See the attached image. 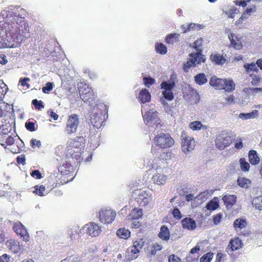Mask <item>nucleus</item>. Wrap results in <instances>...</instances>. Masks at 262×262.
Returning a JSON list of instances; mask_svg holds the SVG:
<instances>
[{
    "label": "nucleus",
    "instance_id": "obj_56",
    "mask_svg": "<svg viewBox=\"0 0 262 262\" xmlns=\"http://www.w3.org/2000/svg\"><path fill=\"white\" fill-rule=\"evenodd\" d=\"M171 158V152L170 151L163 152L160 155L159 158L160 160H167L170 159Z\"/></svg>",
    "mask_w": 262,
    "mask_h": 262
},
{
    "label": "nucleus",
    "instance_id": "obj_16",
    "mask_svg": "<svg viewBox=\"0 0 262 262\" xmlns=\"http://www.w3.org/2000/svg\"><path fill=\"white\" fill-rule=\"evenodd\" d=\"M137 201L140 206H145L151 200V196L146 191H142L136 198Z\"/></svg>",
    "mask_w": 262,
    "mask_h": 262
},
{
    "label": "nucleus",
    "instance_id": "obj_20",
    "mask_svg": "<svg viewBox=\"0 0 262 262\" xmlns=\"http://www.w3.org/2000/svg\"><path fill=\"white\" fill-rule=\"evenodd\" d=\"M151 180L154 184L163 185L167 181V177L163 173H157L152 176Z\"/></svg>",
    "mask_w": 262,
    "mask_h": 262
},
{
    "label": "nucleus",
    "instance_id": "obj_63",
    "mask_svg": "<svg viewBox=\"0 0 262 262\" xmlns=\"http://www.w3.org/2000/svg\"><path fill=\"white\" fill-rule=\"evenodd\" d=\"M245 92L246 93H250L252 92L254 93H257L259 92H262V88H246L245 89Z\"/></svg>",
    "mask_w": 262,
    "mask_h": 262
},
{
    "label": "nucleus",
    "instance_id": "obj_40",
    "mask_svg": "<svg viewBox=\"0 0 262 262\" xmlns=\"http://www.w3.org/2000/svg\"><path fill=\"white\" fill-rule=\"evenodd\" d=\"M155 50L157 53L162 55H165L167 53V48L162 43L157 42L155 45Z\"/></svg>",
    "mask_w": 262,
    "mask_h": 262
},
{
    "label": "nucleus",
    "instance_id": "obj_59",
    "mask_svg": "<svg viewBox=\"0 0 262 262\" xmlns=\"http://www.w3.org/2000/svg\"><path fill=\"white\" fill-rule=\"evenodd\" d=\"M173 216L178 220H180L182 218V216L179 209L177 208H174L172 211Z\"/></svg>",
    "mask_w": 262,
    "mask_h": 262
},
{
    "label": "nucleus",
    "instance_id": "obj_6",
    "mask_svg": "<svg viewBox=\"0 0 262 262\" xmlns=\"http://www.w3.org/2000/svg\"><path fill=\"white\" fill-rule=\"evenodd\" d=\"M78 116L73 114L70 115L67 119L64 131L68 135L75 133L79 124Z\"/></svg>",
    "mask_w": 262,
    "mask_h": 262
},
{
    "label": "nucleus",
    "instance_id": "obj_41",
    "mask_svg": "<svg viewBox=\"0 0 262 262\" xmlns=\"http://www.w3.org/2000/svg\"><path fill=\"white\" fill-rule=\"evenodd\" d=\"M252 205L258 210H262V194L255 196L252 200Z\"/></svg>",
    "mask_w": 262,
    "mask_h": 262
},
{
    "label": "nucleus",
    "instance_id": "obj_45",
    "mask_svg": "<svg viewBox=\"0 0 262 262\" xmlns=\"http://www.w3.org/2000/svg\"><path fill=\"white\" fill-rule=\"evenodd\" d=\"M162 248V246L160 244L157 243L154 244L150 248L149 251L150 255H155L157 252L161 250Z\"/></svg>",
    "mask_w": 262,
    "mask_h": 262
},
{
    "label": "nucleus",
    "instance_id": "obj_3",
    "mask_svg": "<svg viewBox=\"0 0 262 262\" xmlns=\"http://www.w3.org/2000/svg\"><path fill=\"white\" fill-rule=\"evenodd\" d=\"M155 145L162 149L172 147L174 144V139L168 134H158L154 139Z\"/></svg>",
    "mask_w": 262,
    "mask_h": 262
},
{
    "label": "nucleus",
    "instance_id": "obj_9",
    "mask_svg": "<svg viewBox=\"0 0 262 262\" xmlns=\"http://www.w3.org/2000/svg\"><path fill=\"white\" fill-rule=\"evenodd\" d=\"M232 142V137L226 133H222L217 135L215 141L216 147L220 150L229 146Z\"/></svg>",
    "mask_w": 262,
    "mask_h": 262
},
{
    "label": "nucleus",
    "instance_id": "obj_25",
    "mask_svg": "<svg viewBox=\"0 0 262 262\" xmlns=\"http://www.w3.org/2000/svg\"><path fill=\"white\" fill-rule=\"evenodd\" d=\"M182 227L184 229L193 230L196 227V223L194 220L190 217H185L181 221Z\"/></svg>",
    "mask_w": 262,
    "mask_h": 262
},
{
    "label": "nucleus",
    "instance_id": "obj_10",
    "mask_svg": "<svg viewBox=\"0 0 262 262\" xmlns=\"http://www.w3.org/2000/svg\"><path fill=\"white\" fill-rule=\"evenodd\" d=\"M116 212L111 209L104 208L100 210L99 218L100 221L104 224H110L116 217Z\"/></svg>",
    "mask_w": 262,
    "mask_h": 262
},
{
    "label": "nucleus",
    "instance_id": "obj_38",
    "mask_svg": "<svg viewBox=\"0 0 262 262\" xmlns=\"http://www.w3.org/2000/svg\"><path fill=\"white\" fill-rule=\"evenodd\" d=\"M258 116V112L257 110H253L249 113H241L239 117L243 119H248L256 118Z\"/></svg>",
    "mask_w": 262,
    "mask_h": 262
},
{
    "label": "nucleus",
    "instance_id": "obj_34",
    "mask_svg": "<svg viewBox=\"0 0 262 262\" xmlns=\"http://www.w3.org/2000/svg\"><path fill=\"white\" fill-rule=\"evenodd\" d=\"M194 79L195 82L199 85H202L207 82V79L204 73L197 74L194 76Z\"/></svg>",
    "mask_w": 262,
    "mask_h": 262
},
{
    "label": "nucleus",
    "instance_id": "obj_24",
    "mask_svg": "<svg viewBox=\"0 0 262 262\" xmlns=\"http://www.w3.org/2000/svg\"><path fill=\"white\" fill-rule=\"evenodd\" d=\"M158 237L162 241H168L170 237V231L166 225H162L158 233Z\"/></svg>",
    "mask_w": 262,
    "mask_h": 262
},
{
    "label": "nucleus",
    "instance_id": "obj_37",
    "mask_svg": "<svg viewBox=\"0 0 262 262\" xmlns=\"http://www.w3.org/2000/svg\"><path fill=\"white\" fill-rule=\"evenodd\" d=\"M128 253H130V256L132 259H136L139 256L140 250L135 246L133 244L128 248Z\"/></svg>",
    "mask_w": 262,
    "mask_h": 262
},
{
    "label": "nucleus",
    "instance_id": "obj_18",
    "mask_svg": "<svg viewBox=\"0 0 262 262\" xmlns=\"http://www.w3.org/2000/svg\"><path fill=\"white\" fill-rule=\"evenodd\" d=\"M87 233L92 236H97L101 232L100 227L94 223H91L86 225Z\"/></svg>",
    "mask_w": 262,
    "mask_h": 262
},
{
    "label": "nucleus",
    "instance_id": "obj_15",
    "mask_svg": "<svg viewBox=\"0 0 262 262\" xmlns=\"http://www.w3.org/2000/svg\"><path fill=\"white\" fill-rule=\"evenodd\" d=\"M8 249L13 253H17L19 252L22 247L18 241L14 239H10L6 242Z\"/></svg>",
    "mask_w": 262,
    "mask_h": 262
},
{
    "label": "nucleus",
    "instance_id": "obj_5",
    "mask_svg": "<svg viewBox=\"0 0 262 262\" xmlns=\"http://www.w3.org/2000/svg\"><path fill=\"white\" fill-rule=\"evenodd\" d=\"M83 90L80 89L79 90L80 96L82 100L85 103L92 106L95 103L96 96L92 88L88 85Z\"/></svg>",
    "mask_w": 262,
    "mask_h": 262
},
{
    "label": "nucleus",
    "instance_id": "obj_33",
    "mask_svg": "<svg viewBox=\"0 0 262 262\" xmlns=\"http://www.w3.org/2000/svg\"><path fill=\"white\" fill-rule=\"evenodd\" d=\"M206 207L208 210L210 211L216 210L219 207L218 198L217 197H214L207 204Z\"/></svg>",
    "mask_w": 262,
    "mask_h": 262
},
{
    "label": "nucleus",
    "instance_id": "obj_4",
    "mask_svg": "<svg viewBox=\"0 0 262 262\" xmlns=\"http://www.w3.org/2000/svg\"><path fill=\"white\" fill-rule=\"evenodd\" d=\"M144 123L146 125L150 127H159L161 126L160 119L158 117V113L156 111L150 110L142 115Z\"/></svg>",
    "mask_w": 262,
    "mask_h": 262
},
{
    "label": "nucleus",
    "instance_id": "obj_61",
    "mask_svg": "<svg viewBox=\"0 0 262 262\" xmlns=\"http://www.w3.org/2000/svg\"><path fill=\"white\" fill-rule=\"evenodd\" d=\"M31 176L35 179H40L42 177L39 170H34L31 173Z\"/></svg>",
    "mask_w": 262,
    "mask_h": 262
},
{
    "label": "nucleus",
    "instance_id": "obj_55",
    "mask_svg": "<svg viewBox=\"0 0 262 262\" xmlns=\"http://www.w3.org/2000/svg\"><path fill=\"white\" fill-rule=\"evenodd\" d=\"M80 259L78 257L75 256H70L62 260L60 262H79Z\"/></svg>",
    "mask_w": 262,
    "mask_h": 262
},
{
    "label": "nucleus",
    "instance_id": "obj_28",
    "mask_svg": "<svg viewBox=\"0 0 262 262\" xmlns=\"http://www.w3.org/2000/svg\"><path fill=\"white\" fill-rule=\"evenodd\" d=\"M176 85L175 81L171 77L169 81H163L160 84L161 89L166 91H172Z\"/></svg>",
    "mask_w": 262,
    "mask_h": 262
},
{
    "label": "nucleus",
    "instance_id": "obj_43",
    "mask_svg": "<svg viewBox=\"0 0 262 262\" xmlns=\"http://www.w3.org/2000/svg\"><path fill=\"white\" fill-rule=\"evenodd\" d=\"M201 29V26L199 24L190 23L186 27L183 29V33H187L190 30H199Z\"/></svg>",
    "mask_w": 262,
    "mask_h": 262
},
{
    "label": "nucleus",
    "instance_id": "obj_58",
    "mask_svg": "<svg viewBox=\"0 0 262 262\" xmlns=\"http://www.w3.org/2000/svg\"><path fill=\"white\" fill-rule=\"evenodd\" d=\"M14 138L11 136H8L6 137L5 143L6 144V147L7 145L11 146L15 143Z\"/></svg>",
    "mask_w": 262,
    "mask_h": 262
},
{
    "label": "nucleus",
    "instance_id": "obj_60",
    "mask_svg": "<svg viewBox=\"0 0 262 262\" xmlns=\"http://www.w3.org/2000/svg\"><path fill=\"white\" fill-rule=\"evenodd\" d=\"M41 142L40 141L36 139H32L30 141V145L32 148H35L37 147L39 148L41 147Z\"/></svg>",
    "mask_w": 262,
    "mask_h": 262
},
{
    "label": "nucleus",
    "instance_id": "obj_19",
    "mask_svg": "<svg viewBox=\"0 0 262 262\" xmlns=\"http://www.w3.org/2000/svg\"><path fill=\"white\" fill-rule=\"evenodd\" d=\"M73 163H70L66 160V162L58 168V170L62 175H69L73 171Z\"/></svg>",
    "mask_w": 262,
    "mask_h": 262
},
{
    "label": "nucleus",
    "instance_id": "obj_1",
    "mask_svg": "<svg viewBox=\"0 0 262 262\" xmlns=\"http://www.w3.org/2000/svg\"><path fill=\"white\" fill-rule=\"evenodd\" d=\"M19 9L3 11L5 17L0 21V48L17 47L30 37L28 23L18 13Z\"/></svg>",
    "mask_w": 262,
    "mask_h": 262
},
{
    "label": "nucleus",
    "instance_id": "obj_11",
    "mask_svg": "<svg viewBox=\"0 0 262 262\" xmlns=\"http://www.w3.org/2000/svg\"><path fill=\"white\" fill-rule=\"evenodd\" d=\"M83 150H75L69 148L66 155V160L70 163L75 164L76 162L80 163L83 159L81 158V154Z\"/></svg>",
    "mask_w": 262,
    "mask_h": 262
},
{
    "label": "nucleus",
    "instance_id": "obj_23",
    "mask_svg": "<svg viewBox=\"0 0 262 262\" xmlns=\"http://www.w3.org/2000/svg\"><path fill=\"white\" fill-rule=\"evenodd\" d=\"M138 99L142 103L148 102L151 100V95L147 89H143L139 93Z\"/></svg>",
    "mask_w": 262,
    "mask_h": 262
},
{
    "label": "nucleus",
    "instance_id": "obj_14",
    "mask_svg": "<svg viewBox=\"0 0 262 262\" xmlns=\"http://www.w3.org/2000/svg\"><path fill=\"white\" fill-rule=\"evenodd\" d=\"M104 117L101 114L95 113L92 115L90 121L92 125L97 128H100L104 122Z\"/></svg>",
    "mask_w": 262,
    "mask_h": 262
},
{
    "label": "nucleus",
    "instance_id": "obj_12",
    "mask_svg": "<svg viewBox=\"0 0 262 262\" xmlns=\"http://www.w3.org/2000/svg\"><path fill=\"white\" fill-rule=\"evenodd\" d=\"M13 230L17 234L23 238L26 242L30 239L29 234L26 228L19 222L17 221L13 224Z\"/></svg>",
    "mask_w": 262,
    "mask_h": 262
},
{
    "label": "nucleus",
    "instance_id": "obj_49",
    "mask_svg": "<svg viewBox=\"0 0 262 262\" xmlns=\"http://www.w3.org/2000/svg\"><path fill=\"white\" fill-rule=\"evenodd\" d=\"M244 67L245 68L247 73H249L251 71L258 72V71L256 64L253 62L251 63L245 64Z\"/></svg>",
    "mask_w": 262,
    "mask_h": 262
},
{
    "label": "nucleus",
    "instance_id": "obj_50",
    "mask_svg": "<svg viewBox=\"0 0 262 262\" xmlns=\"http://www.w3.org/2000/svg\"><path fill=\"white\" fill-rule=\"evenodd\" d=\"M213 256L212 252L204 254L200 258V262H210Z\"/></svg>",
    "mask_w": 262,
    "mask_h": 262
},
{
    "label": "nucleus",
    "instance_id": "obj_35",
    "mask_svg": "<svg viewBox=\"0 0 262 262\" xmlns=\"http://www.w3.org/2000/svg\"><path fill=\"white\" fill-rule=\"evenodd\" d=\"M117 235L121 238L126 239L130 236V232L125 228H121L117 231Z\"/></svg>",
    "mask_w": 262,
    "mask_h": 262
},
{
    "label": "nucleus",
    "instance_id": "obj_29",
    "mask_svg": "<svg viewBox=\"0 0 262 262\" xmlns=\"http://www.w3.org/2000/svg\"><path fill=\"white\" fill-rule=\"evenodd\" d=\"M247 226V222L246 219L243 218H238L236 219L233 222V227L237 231Z\"/></svg>",
    "mask_w": 262,
    "mask_h": 262
},
{
    "label": "nucleus",
    "instance_id": "obj_39",
    "mask_svg": "<svg viewBox=\"0 0 262 262\" xmlns=\"http://www.w3.org/2000/svg\"><path fill=\"white\" fill-rule=\"evenodd\" d=\"M34 190L33 191V193L35 194L36 195L42 196L45 195V187L42 185H36L33 187Z\"/></svg>",
    "mask_w": 262,
    "mask_h": 262
},
{
    "label": "nucleus",
    "instance_id": "obj_7",
    "mask_svg": "<svg viewBox=\"0 0 262 262\" xmlns=\"http://www.w3.org/2000/svg\"><path fill=\"white\" fill-rule=\"evenodd\" d=\"M189 59L183 66V69L186 72H188V69L190 68L195 67L196 62L199 64L205 61L204 56L199 52L191 53L189 55Z\"/></svg>",
    "mask_w": 262,
    "mask_h": 262
},
{
    "label": "nucleus",
    "instance_id": "obj_2",
    "mask_svg": "<svg viewBox=\"0 0 262 262\" xmlns=\"http://www.w3.org/2000/svg\"><path fill=\"white\" fill-rule=\"evenodd\" d=\"M210 85L216 90H224L230 92L235 89V84L232 80L221 79L213 76L209 81Z\"/></svg>",
    "mask_w": 262,
    "mask_h": 262
},
{
    "label": "nucleus",
    "instance_id": "obj_62",
    "mask_svg": "<svg viewBox=\"0 0 262 262\" xmlns=\"http://www.w3.org/2000/svg\"><path fill=\"white\" fill-rule=\"evenodd\" d=\"M169 262H182L181 259L174 254L170 255L168 257Z\"/></svg>",
    "mask_w": 262,
    "mask_h": 262
},
{
    "label": "nucleus",
    "instance_id": "obj_21",
    "mask_svg": "<svg viewBox=\"0 0 262 262\" xmlns=\"http://www.w3.org/2000/svg\"><path fill=\"white\" fill-rule=\"evenodd\" d=\"M210 59L212 62L217 65H223L227 61L226 58L223 55L217 53H212L210 56Z\"/></svg>",
    "mask_w": 262,
    "mask_h": 262
},
{
    "label": "nucleus",
    "instance_id": "obj_32",
    "mask_svg": "<svg viewBox=\"0 0 262 262\" xmlns=\"http://www.w3.org/2000/svg\"><path fill=\"white\" fill-rule=\"evenodd\" d=\"M189 126L193 130H199L201 129H206L208 128L207 125L202 124L199 121L191 122Z\"/></svg>",
    "mask_w": 262,
    "mask_h": 262
},
{
    "label": "nucleus",
    "instance_id": "obj_30",
    "mask_svg": "<svg viewBox=\"0 0 262 262\" xmlns=\"http://www.w3.org/2000/svg\"><path fill=\"white\" fill-rule=\"evenodd\" d=\"M180 34L178 33H171L165 37V42L169 45H173L179 41Z\"/></svg>",
    "mask_w": 262,
    "mask_h": 262
},
{
    "label": "nucleus",
    "instance_id": "obj_42",
    "mask_svg": "<svg viewBox=\"0 0 262 262\" xmlns=\"http://www.w3.org/2000/svg\"><path fill=\"white\" fill-rule=\"evenodd\" d=\"M145 243V240L142 237H138L133 240V244L140 250L142 249Z\"/></svg>",
    "mask_w": 262,
    "mask_h": 262
},
{
    "label": "nucleus",
    "instance_id": "obj_26",
    "mask_svg": "<svg viewBox=\"0 0 262 262\" xmlns=\"http://www.w3.org/2000/svg\"><path fill=\"white\" fill-rule=\"evenodd\" d=\"M223 200L224 204L227 208H231L235 203L236 196L233 194H225L223 197Z\"/></svg>",
    "mask_w": 262,
    "mask_h": 262
},
{
    "label": "nucleus",
    "instance_id": "obj_36",
    "mask_svg": "<svg viewBox=\"0 0 262 262\" xmlns=\"http://www.w3.org/2000/svg\"><path fill=\"white\" fill-rule=\"evenodd\" d=\"M143 215L142 209L138 208H134L129 214V217L132 220H138Z\"/></svg>",
    "mask_w": 262,
    "mask_h": 262
},
{
    "label": "nucleus",
    "instance_id": "obj_8",
    "mask_svg": "<svg viewBox=\"0 0 262 262\" xmlns=\"http://www.w3.org/2000/svg\"><path fill=\"white\" fill-rule=\"evenodd\" d=\"M182 140V149L185 153L192 151L195 146V140L192 137L187 135L185 132H183L181 136Z\"/></svg>",
    "mask_w": 262,
    "mask_h": 262
},
{
    "label": "nucleus",
    "instance_id": "obj_64",
    "mask_svg": "<svg viewBox=\"0 0 262 262\" xmlns=\"http://www.w3.org/2000/svg\"><path fill=\"white\" fill-rule=\"evenodd\" d=\"M16 162L18 164L24 165L26 164V158L25 155H21L16 158Z\"/></svg>",
    "mask_w": 262,
    "mask_h": 262
},
{
    "label": "nucleus",
    "instance_id": "obj_46",
    "mask_svg": "<svg viewBox=\"0 0 262 262\" xmlns=\"http://www.w3.org/2000/svg\"><path fill=\"white\" fill-rule=\"evenodd\" d=\"M15 143L16 144V148L12 149V152L13 154L19 153L23 150L24 144L22 141H20L19 142L16 141Z\"/></svg>",
    "mask_w": 262,
    "mask_h": 262
},
{
    "label": "nucleus",
    "instance_id": "obj_51",
    "mask_svg": "<svg viewBox=\"0 0 262 262\" xmlns=\"http://www.w3.org/2000/svg\"><path fill=\"white\" fill-rule=\"evenodd\" d=\"M162 94L163 97L168 101H171L174 98L172 91L164 90Z\"/></svg>",
    "mask_w": 262,
    "mask_h": 262
},
{
    "label": "nucleus",
    "instance_id": "obj_57",
    "mask_svg": "<svg viewBox=\"0 0 262 262\" xmlns=\"http://www.w3.org/2000/svg\"><path fill=\"white\" fill-rule=\"evenodd\" d=\"M223 215L221 213H219L213 216V222L214 224H219L222 219Z\"/></svg>",
    "mask_w": 262,
    "mask_h": 262
},
{
    "label": "nucleus",
    "instance_id": "obj_17",
    "mask_svg": "<svg viewBox=\"0 0 262 262\" xmlns=\"http://www.w3.org/2000/svg\"><path fill=\"white\" fill-rule=\"evenodd\" d=\"M230 41L231 46L235 50H241L243 48V45L241 41V38L235 36L233 33H230L228 35Z\"/></svg>",
    "mask_w": 262,
    "mask_h": 262
},
{
    "label": "nucleus",
    "instance_id": "obj_44",
    "mask_svg": "<svg viewBox=\"0 0 262 262\" xmlns=\"http://www.w3.org/2000/svg\"><path fill=\"white\" fill-rule=\"evenodd\" d=\"M239 164L241 169L243 171H248L250 169V164L247 162L245 158H242L239 159Z\"/></svg>",
    "mask_w": 262,
    "mask_h": 262
},
{
    "label": "nucleus",
    "instance_id": "obj_13",
    "mask_svg": "<svg viewBox=\"0 0 262 262\" xmlns=\"http://www.w3.org/2000/svg\"><path fill=\"white\" fill-rule=\"evenodd\" d=\"M84 146V139L82 137H76L74 140L69 141L67 144L68 149L69 148L75 150H83Z\"/></svg>",
    "mask_w": 262,
    "mask_h": 262
},
{
    "label": "nucleus",
    "instance_id": "obj_52",
    "mask_svg": "<svg viewBox=\"0 0 262 262\" xmlns=\"http://www.w3.org/2000/svg\"><path fill=\"white\" fill-rule=\"evenodd\" d=\"M32 103L35 106V108L38 110H40L44 107L43 103L41 100L34 99L32 101Z\"/></svg>",
    "mask_w": 262,
    "mask_h": 262
},
{
    "label": "nucleus",
    "instance_id": "obj_31",
    "mask_svg": "<svg viewBox=\"0 0 262 262\" xmlns=\"http://www.w3.org/2000/svg\"><path fill=\"white\" fill-rule=\"evenodd\" d=\"M237 185L242 188H247L251 184V181L245 177H239L237 180Z\"/></svg>",
    "mask_w": 262,
    "mask_h": 262
},
{
    "label": "nucleus",
    "instance_id": "obj_53",
    "mask_svg": "<svg viewBox=\"0 0 262 262\" xmlns=\"http://www.w3.org/2000/svg\"><path fill=\"white\" fill-rule=\"evenodd\" d=\"M25 127L28 130L32 132H34L36 130L35 127V123L31 122L29 120L26 122Z\"/></svg>",
    "mask_w": 262,
    "mask_h": 262
},
{
    "label": "nucleus",
    "instance_id": "obj_22",
    "mask_svg": "<svg viewBox=\"0 0 262 262\" xmlns=\"http://www.w3.org/2000/svg\"><path fill=\"white\" fill-rule=\"evenodd\" d=\"M242 245V241L238 237H236L230 239L228 248L233 252L241 248Z\"/></svg>",
    "mask_w": 262,
    "mask_h": 262
},
{
    "label": "nucleus",
    "instance_id": "obj_54",
    "mask_svg": "<svg viewBox=\"0 0 262 262\" xmlns=\"http://www.w3.org/2000/svg\"><path fill=\"white\" fill-rule=\"evenodd\" d=\"M53 83L48 82L46 84L45 86L42 88V91L44 93L47 94L53 89Z\"/></svg>",
    "mask_w": 262,
    "mask_h": 262
},
{
    "label": "nucleus",
    "instance_id": "obj_48",
    "mask_svg": "<svg viewBox=\"0 0 262 262\" xmlns=\"http://www.w3.org/2000/svg\"><path fill=\"white\" fill-rule=\"evenodd\" d=\"M203 39L202 37L196 40L194 42L193 48L197 51V52L202 53L201 47L203 45Z\"/></svg>",
    "mask_w": 262,
    "mask_h": 262
},
{
    "label": "nucleus",
    "instance_id": "obj_27",
    "mask_svg": "<svg viewBox=\"0 0 262 262\" xmlns=\"http://www.w3.org/2000/svg\"><path fill=\"white\" fill-rule=\"evenodd\" d=\"M249 161L253 165L258 164L260 162V158L256 151L250 150L248 154Z\"/></svg>",
    "mask_w": 262,
    "mask_h": 262
},
{
    "label": "nucleus",
    "instance_id": "obj_47",
    "mask_svg": "<svg viewBox=\"0 0 262 262\" xmlns=\"http://www.w3.org/2000/svg\"><path fill=\"white\" fill-rule=\"evenodd\" d=\"M143 81L144 84L147 88H150V86L154 84L156 82L155 79L151 77H143Z\"/></svg>",
    "mask_w": 262,
    "mask_h": 262
}]
</instances>
